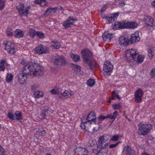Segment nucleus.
Listing matches in <instances>:
<instances>
[{
    "label": "nucleus",
    "mask_w": 155,
    "mask_h": 155,
    "mask_svg": "<svg viewBox=\"0 0 155 155\" xmlns=\"http://www.w3.org/2000/svg\"><path fill=\"white\" fill-rule=\"evenodd\" d=\"M115 91H113L112 92V97H111V99L112 100H114L115 98Z\"/></svg>",
    "instance_id": "56"
},
{
    "label": "nucleus",
    "mask_w": 155,
    "mask_h": 155,
    "mask_svg": "<svg viewBox=\"0 0 155 155\" xmlns=\"http://www.w3.org/2000/svg\"><path fill=\"white\" fill-rule=\"evenodd\" d=\"M113 69V66L110 61H106L104 63L103 68V71H104V74L110 75Z\"/></svg>",
    "instance_id": "9"
},
{
    "label": "nucleus",
    "mask_w": 155,
    "mask_h": 155,
    "mask_svg": "<svg viewBox=\"0 0 155 155\" xmlns=\"http://www.w3.org/2000/svg\"><path fill=\"white\" fill-rule=\"evenodd\" d=\"M16 8L18 11L19 15L21 16H27L28 14V12L30 9V6H25L23 3H20L16 6Z\"/></svg>",
    "instance_id": "4"
},
{
    "label": "nucleus",
    "mask_w": 155,
    "mask_h": 155,
    "mask_svg": "<svg viewBox=\"0 0 155 155\" xmlns=\"http://www.w3.org/2000/svg\"><path fill=\"white\" fill-rule=\"evenodd\" d=\"M139 131L138 133L140 135H145L149 133L152 128V126L150 124H138Z\"/></svg>",
    "instance_id": "5"
},
{
    "label": "nucleus",
    "mask_w": 155,
    "mask_h": 155,
    "mask_svg": "<svg viewBox=\"0 0 155 155\" xmlns=\"http://www.w3.org/2000/svg\"><path fill=\"white\" fill-rule=\"evenodd\" d=\"M91 150L92 153H96V155H107L108 151L107 149L101 150L99 151L97 149L92 148Z\"/></svg>",
    "instance_id": "19"
},
{
    "label": "nucleus",
    "mask_w": 155,
    "mask_h": 155,
    "mask_svg": "<svg viewBox=\"0 0 155 155\" xmlns=\"http://www.w3.org/2000/svg\"><path fill=\"white\" fill-rule=\"evenodd\" d=\"M135 22H124V28H130L132 29H134L136 27Z\"/></svg>",
    "instance_id": "21"
},
{
    "label": "nucleus",
    "mask_w": 155,
    "mask_h": 155,
    "mask_svg": "<svg viewBox=\"0 0 155 155\" xmlns=\"http://www.w3.org/2000/svg\"><path fill=\"white\" fill-rule=\"evenodd\" d=\"M97 143L96 142V141L94 140H90L89 141L88 146L93 148L97 146Z\"/></svg>",
    "instance_id": "37"
},
{
    "label": "nucleus",
    "mask_w": 155,
    "mask_h": 155,
    "mask_svg": "<svg viewBox=\"0 0 155 155\" xmlns=\"http://www.w3.org/2000/svg\"><path fill=\"white\" fill-rule=\"evenodd\" d=\"M13 75L10 73H7L6 78V81L8 83H10L12 80Z\"/></svg>",
    "instance_id": "35"
},
{
    "label": "nucleus",
    "mask_w": 155,
    "mask_h": 155,
    "mask_svg": "<svg viewBox=\"0 0 155 155\" xmlns=\"http://www.w3.org/2000/svg\"><path fill=\"white\" fill-rule=\"evenodd\" d=\"M106 7L105 6H104L103 8H102L101 10V13L104 12L106 10Z\"/></svg>",
    "instance_id": "62"
},
{
    "label": "nucleus",
    "mask_w": 155,
    "mask_h": 155,
    "mask_svg": "<svg viewBox=\"0 0 155 155\" xmlns=\"http://www.w3.org/2000/svg\"><path fill=\"white\" fill-rule=\"evenodd\" d=\"M67 63V61L64 57L61 56L58 57L54 60V64L63 67L65 66Z\"/></svg>",
    "instance_id": "12"
},
{
    "label": "nucleus",
    "mask_w": 155,
    "mask_h": 155,
    "mask_svg": "<svg viewBox=\"0 0 155 155\" xmlns=\"http://www.w3.org/2000/svg\"><path fill=\"white\" fill-rule=\"evenodd\" d=\"M36 36H37L40 38H42L44 37V34L41 32L37 31Z\"/></svg>",
    "instance_id": "48"
},
{
    "label": "nucleus",
    "mask_w": 155,
    "mask_h": 155,
    "mask_svg": "<svg viewBox=\"0 0 155 155\" xmlns=\"http://www.w3.org/2000/svg\"><path fill=\"white\" fill-rule=\"evenodd\" d=\"M118 115V112L115 111L113 112L112 114H108L106 116H104L101 115H100L97 119V124H99L101 123L104 119L107 118L111 119L113 122L117 117Z\"/></svg>",
    "instance_id": "6"
},
{
    "label": "nucleus",
    "mask_w": 155,
    "mask_h": 155,
    "mask_svg": "<svg viewBox=\"0 0 155 155\" xmlns=\"http://www.w3.org/2000/svg\"><path fill=\"white\" fill-rule=\"evenodd\" d=\"M54 89L56 91V92H57V93L58 94V93H59L61 88L58 86H56L54 87Z\"/></svg>",
    "instance_id": "54"
},
{
    "label": "nucleus",
    "mask_w": 155,
    "mask_h": 155,
    "mask_svg": "<svg viewBox=\"0 0 155 155\" xmlns=\"http://www.w3.org/2000/svg\"><path fill=\"white\" fill-rule=\"evenodd\" d=\"M6 64L5 65V67H6V68L8 70L10 68V64H8L7 61H6Z\"/></svg>",
    "instance_id": "60"
},
{
    "label": "nucleus",
    "mask_w": 155,
    "mask_h": 155,
    "mask_svg": "<svg viewBox=\"0 0 155 155\" xmlns=\"http://www.w3.org/2000/svg\"><path fill=\"white\" fill-rule=\"evenodd\" d=\"M39 87L38 84H34L31 86V90L33 91V92H34L35 91H36L37 89L39 88Z\"/></svg>",
    "instance_id": "41"
},
{
    "label": "nucleus",
    "mask_w": 155,
    "mask_h": 155,
    "mask_svg": "<svg viewBox=\"0 0 155 155\" xmlns=\"http://www.w3.org/2000/svg\"><path fill=\"white\" fill-rule=\"evenodd\" d=\"M44 95V93L40 91H35V92H33V96L35 99H38L42 97Z\"/></svg>",
    "instance_id": "25"
},
{
    "label": "nucleus",
    "mask_w": 155,
    "mask_h": 155,
    "mask_svg": "<svg viewBox=\"0 0 155 155\" xmlns=\"http://www.w3.org/2000/svg\"><path fill=\"white\" fill-rule=\"evenodd\" d=\"M35 52L38 54H42L49 53L48 48L45 46L41 45L35 49Z\"/></svg>",
    "instance_id": "10"
},
{
    "label": "nucleus",
    "mask_w": 155,
    "mask_h": 155,
    "mask_svg": "<svg viewBox=\"0 0 155 155\" xmlns=\"http://www.w3.org/2000/svg\"><path fill=\"white\" fill-rule=\"evenodd\" d=\"M135 151L129 145L124 146L123 149L122 155H134Z\"/></svg>",
    "instance_id": "13"
},
{
    "label": "nucleus",
    "mask_w": 155,
    "mask_h": 155,
    "mask_svg": "<svg viewBox=\"0 0 155 155\" xmlns=\"http://www.w3.org/2000/svg\"><path fill=\"white\" fill-rule=\"evenodd\" d=\"M143 91L141 89H139L136 91V102H140L142 101Z\"/></svg>",
    "instance_id": "20"
},
{
    "label": "nucleus",
    "mask_w": 155,
    "mask_h": 155,
    "mask_svg": "<svg viewBox=\"0 0 155 155\" xmlns=\"http://www.w3.org/2000/svg\"><path fill=\"white\" fill-rule=\"evenodd\" d=\"M52 44L51 45V46L54 49H58L60 46V43L58 41H53L52 42Z\"/></svg>",
    "instance_id": "34"
},
{
    "label": "nucleus",
    "mask_w": 155,
    "mask_h": 155,
    "mask_svg": "<svg viewBox=\"0 0 155 155\" xmlns=\"http://www.w3.org/2000/svg\"><path fill=\"white\" fill-rule=\"evenodd\" d=\"M3 45L5 46V48L7 51L8 53L11 54H13L15 53L14 45L10 42H6L4 43Z\"/></svg>",
    "instance_id": "11"
},
{
    "label": "nucleus",
    "mask_w": 155,
    "mask_h": 155,
    "mask_svg": "<svg viewBox=\"0 0 155 155\" xmlns=\"http://www.w3.org/2000/svg\"><path fill=\"white\" fill-rule=\"evenodd\" d=\"M8 116L9 119L11 120H15V115L12 112H9L8 114Z\"/></svg>",
    "instance_id": "43"
},
{
    "label": "nucleus",
    "mask_w": 155,
    "mask_h": 155,
    "mask_svg": "<svg viewBox=\"0 0 155 155\" xmlns=\"http://www.w3.org/2000/svg\"><path fill=\"white\" fill-rule=\"evenodd\" d=\"M74 95V94L70 90H66L65 92L64 93V95H63V97L65 99H67L68 97L71 98Z\"/></svg>",
    "instance_id": "28"
},
{
    "label": "nucleus",
    "mask_w": 155,
    "mask_h": 155,
    "mask_svg": "<svg viewBox=\"0 0 155 155\" xmlns=\"http://www.w3.org/2000/svg\"><path fill=\"white\" fill-rule=\"evenodd\" d=\"M41 115L43 119H46V114L45 113L42 112L41 113Z\"/></svg>",
    "instance_id": "58"
},
{
    "label": "nucleus",
    "mask_w": 155,
    "mask_h": 155,
    "mask_svg": "<svg viewBox=\"0 0 155 155\" xmlns=\"http://www.w3.org/2000/svg\"><path fill=\"white\" fill-rule=\"evenodd\" d=\"M114 36L113 33H110L108 31L105 32L102 35V37L105 41L107 42L110 41L111 39Z\"/></svg>",
    "instance_id": "17"
},
{
    "label": "nucleus",
    "mask_w": 155,
    "mask_h": 155,
    "mask_svg": "<svg viewBox=\"0 0 155 155\" xmlns=\"http://www.w3.org/2000/svg\"><path fill=\"white\" fill-rule=\"evenodd\" d=\"M46 0H35L34 2L35 4H39L42 3H44V5H46Z\"/></svg>",
    "instance_id": "46"
},
{
    "label": "nucleus",
    "mask_w": 155,
    "mask_h": 155,
    "mask_svg": "<svg viewBox=\"0 0 155 155\" xmlns=\"http://www.w3.org/2000/svg\"><path fill=\"white\" fill-rule=\"evenodd\" d=\"M150 75L152 78H155V68H153L150 72Z\"/></svg>",
    "instance_id": "45"
},
{
    "label": "nucleus",
    "mask_w": 155,
    "mask_h": 155,
    "mask_svg": "<svg viewBox=\"0 0 155 155\" xmlns=\"http://www.w3.org/2000/svg\"><path fill=\"white\" fill-rule=\"evenodd\" d=\"M5 0H0V10L3 9L4 8Z\"/></svg>",
    "instance_id": "47"
},
{
    "label": "nucleus",
    "mask_w": 155,
    "mask_h": 155,
    "mask_svg": "<svg viewBox=\"0 0 155 155\" xmlns=\"http://www.w3.org/2000/svg\"><path fill=\"white\" fill-rule=\"evenodd\" d=\"M72 67L74 69V71L78 74H80L81 72V67L79 66H77L75 64H72Z\"/></svg>",
    "instance_id": "30"
},
{
    "label": "nucleus",
    "mask_w": 155,
    "mask_h": 155,
    "mask_svg": "<svg viewBox=\"0 0 155 155\" xmlns=\"http://www.w3.org/2000/svg\"><path fill=\"white\" fill-rule=\"evenodd\" d=\"M151 4L152 6L155 8V0H154L151 3Z\"/></svg>",
    "instance_id": "63"
},
{
    "label": "nucleus",
    "mask_w": 155,
    "mask_h": 155,
    "mask_svg": "<svg viewBox=\"0 0 155 155\" xmlns=\"http://www.w3.org/2000/svg\"><path fill=\"white\" fill-rule=\"evenodd\" d=\"M37 31H35L33 29L30 28L29 29L28 33V35L30 36L31 38H33L36 36Z\"/></svg>",
    "instance_id": "31"
},
{
    "label": "nucleus",
    "mask_w": 155,
    "mask_h": 155,
    "mask_svg": "<svg viewBox=\"0 0 155 155\" xmlns=\"http://www.w3.org/2000/svg\"><path fill=\"white\" fill-rule=\"evenodd\" d=\"M120 143V142H117L115 144H111L109 145V148L111 149L114 148L116 147Z\"/></svg>",
    "instance_id": "51"
},
{
    "label": "nucleus",
    "mask_w": 155,
    "mask_h": 155,
    "mask_svg": "<svg viewBox=\"0 0 155 155\" xmlns=\"http://www.w3.org/2000/svg\"><path fill=\"white\" fill-rule=\"evenodd\" d=\"M14 35L15 37L20 38L23 37L24 34L22 31L19 29H17L14 32Z\"/></svg>",
    "instance_id": "26"
},
{
    "label": "nucleus",
    "mask_w": 155,
    "mask_h": 155,
    "mask_svg": "<svg viewBox=\"0 0 155 155\" xmlns=\"http://www.w3.org/2000/svg\"><path fill=\"white\" fill-rule=\"evenodd\" d=\"M74 25L72 22L70 21L69 19H67L64 21L63 23V26L64 28L67 29L71 27Z\"/></svg>",
    "instance_id": "24"
},
{
    "label": "nucleus",
    "mask_w": 155,
    "mask_h": 155,
    "mask_svg": "<svg viewBox=\"0 0 155 155\" xmlns=\"http://www.w3.org/2000/svg\"><path fill=\"white\" fill-rule=\"evenodd\" d=\"M119 14L118 13H116L111 15L110 16H106L105 17V19L107 20L106 21H108L107 23L109 24L114 22L117 19Z\"/></svg>",
    "instance_id": "18"
},
{
    "label": "nucleus",
    "mask_w": 155,
    "mask_h": 155,
    "mask_svg": "<svg viewBox=\"0 0 155 155\" xmlns=\"http://www.w3.org/2000/svg\"><path fill=\"white\" fill-rule=\"evenodd\" d=\"M5 149L0 145V155H5Z\"/></svg>",
    "instance_id": "50"
},
{
    "label": "nucleus",
    "mask_w": 155,
    "mask_h": 155,
    "mask_svg": "<svg viewBox=\"0 0 155 155\" xmlns=\"http://www.w3.org/2000/svg\"><path fill=\"white\" fill-rule=\"evenodd\" d=\"M113 107L114 110H119L121 107V106L120 103L115 104L113 105Z\"/></svg>",
    "instance_id": "44"
},
{
    "label": "nucleus",
    "mask_w": 155,
    "mask_h": 155,
    "mask_svg": "<svg viewBox=\"0 0 155 155\" xmlns=\"http://www.w3.org/2000/svg\"><path fill=\"white\" fill-rule=\"evenodd\" d=\"M58 9V7H51L48 8L45 12V14L46 15H49L51 12H55Z\"/></svg>",
    "instance_id": "29"
},
{
    "label": "nucleus",
    "mask_w": 155,
    "mask_h": 155,
    "mask_svg": "<svg viewBox=\"0 0 155 155\" xmlns=\"http://www.w3.org/2000/svg\"><path fill=\"white\" fill-rule=\"evenodd\" d=\"M87 122L91 124L92 122H94L95 124H97V119L95 113L93 112H91L88 115L86 118Z\"/></svg>",
    "instance_id": "16"
},
{
    "label": "nucleus",
    "mask_w": 155,
    "mask_h": 155,
    "mask_svg": "<svg viewBox=\"0 0 155 155\" xmlns=\"http://www.w3.org/2000/svg\"><path fill=\"white\" fill-rule=\"evenodd\" d=\"M95 83L94 80L91 78L88 79L87 82V84L90 87H92L94 85Z\"/></svg>",
    "instance_id": "40"
},
{
    "label": "nucleus",
    "mask_w": 155,
    "mask_h": 155,
    "mask_svg": "<svg viewBox=\"0 0 155 155\" xmlns=\"http://www.w3.org/2000/svg\"><path fill=\"white\" fill-rule=\"evenodd\" d=\"M6 34L9 37H11L13 35V30L11 28H8L6 30Z\"/></svg>",
    "instance_id": "42"
},
{
    "label": "nucleus",
    "mask_w": 155,
    "mask_h": 155,
    "mask_svg": "<svg viewBox=\"0 0 155 155\" xmlns=\"http://www.w3.org/2000/svg\"><path fill=\"white\" fill-rule=\"evenodd\" d=\"M74 153L78 155H88V151L86 148L77 147L74 150Z\"/></svg>",
    "instance_id": "14"
},
{
    "label": "nucleus",
    "mask_w": 155,
    "mask_h": 155,
    "mask_svg": "<svg viewBox=\"0 0 155 155\" xmlns=\"http://www.w3.org/2000/svg\"><path fill=\"white\" fill-rule=\"evenodd\" d=\"M125 114H125V112H124V114H123V115H124V117H125L126 118H127V119H128V120H129H129H130V119H129V118L127 117V116H126Z\"/></svg>",
    "instance_id": "64"
},
{
    "label": "nucleus",
    "mask_w": 155,
    "mask_h": 155,
    "mask_svg": "<svg viewBox=\"0 0 155 155\" xmlns=\"http://www.w3.org/2000/svg\"><path fill=\"white\" fill-rule=\"evenodd\" d=\"M137 34L138 35V36H136V42L139 41L140 40V38L139 37V32L136 31V35Z\"/></svg>",
    "instance_id": "57"
},
{
    "label": "nucleus",
    "mask_w": 155,
    "mask_h": 155,
    "mask_svg": "<svg viewBox=\"0 0 155 155\" xmlns=\"http://www.w3.org/2000/svg\"><path fill=\"white\" fill-rule=\"evenodd\" d=\"M143 20L145 22V27H149L153 26V24L154 21L153 19L150 16H144L143 18Z\"/></svg>",
    "instance_id": "15"
},
{
    "label": "nucleus",
    "mask_w": 155,
    "mask_h": 155,
    "mask_svg": "<svg viewBox=\"0 0 155 155\" xmlns=\"http://www.w3.org/2000/svg\"><path fill=\"white\" fill-rule=\"evenodd\" d=\"M153 51H154V50H153L152 48H151V49L150 48L148 50V57L149 58V59L150 60H151L152 59V58L153 56Z\"/></svg>",
    "instance_id": "38"
},
{
    "label": "nucleus",
    "mask_w": 155,
    "mask_h": 155,
    "mask_svg": "<svg viewBox=\"0 0 155 155\" xmlns=\"http://www.w3.org/2000/svg\"><path fill=\"white\" fill-rule=\"evenodd\" d=\"M39 131L41 133L42 136H44L45 135L46 133L45 130L43 129H41L39 130Z\"/></svg>",
    "instance_id": "53"
},
{
    "label": "nucleus",
    "mask_w": 155,
    "mask_h": 155,
    "mask_svg": "<svg viewBox=\"0 0 155 155\" xmlns=\"http://www.w3.org/2000/svg\"><path fill=\"white\" fill-rule=\"evenodd\" d=\"M70 21L72 22V23H73L74 21H77V19L76 18H72L70 16L68 18Z\"/></svg>",
    "instance_id": "52"
},
{
    "label": "nucleus",
    "mask_w": 155,
    "mask_h": 155,
    "mask_svg": "<svg viewBox=\"0 0 155 155\" xmlns=\"http://www.w3.org/2000/svg\"><path fill=\"white\" fill-rule=\"evenodd\" d=\"M113 27L114 29H124V22H116L114 23Z\"/></svg>",
    "instance_id": "22"
},
{
    "label": "nucleus",
    "mask_w": 155,
    "mask_h": 155,
    "mask_svg": "<svg viewBox=\"0 0 155 155\" xmlns=\"http://www.w3.org/2000/svg\"><path fill=\"white\" fill-rule=\"evenodd\" d=\"M70 56L75 62H77L80 60V56L78 55L72 53L70 54Z\"/></svg>",
    "instance_id": "32"
},
{
    "label": "nucleus",
    "mask_w": 155,
    "mask_h": 155,
    "mask_svg": "<svg viewBox=\"0 0 155 155\" xmlns=\"http://www.w3.org/2000/svg\"><path fill=\"white\" fill-rule=\"evenodd\" d=\"M42 71L40 65L38 64L32 62L26 64L23 68L22 73L18 75V82L21 84H24L27 75L36 76L39 75Z\"/></svg>",
    "instance_id": "1"
},
{
    "label": "nucleus",
    "mask_w": 155,
    "mask_h": 155,
    "mask_svg": "<svg viewBox=\"0 0 155 155\" xmlns=\"http://www.w3.org/2000/svg\"><path fill=\"white\" fill-rule=\"evenodd\" d=\"M6 60H2L0 61V71H4L5 69V65L6 64Z\"/></svg>",
    "instance_id": "33"
},
{
    "label": "nucleus",
    "mask_w": 155,
    "mask_h": 155,
    "mask_svg": "<svg viewBox=\"0 0 155 155\" xmlns=\"http://www.w3.org/2000/svg\"><path fill=\"white\" fill-rule=\"evenodd\" d=\"M66 91V90H64L63 89H61V88L59 93H58V94H60L63 97V95H64V93H65Z\"/></svg>",
    "instance_id": "55"
},
{
    "label": "nucleus",
    "mask_w": 155,
    "mask_h": 155,
    "mask_svg": "<svg viewBox=\"0 0 155 155\" xmlns=\"http://www.w3.org/2000/svg\"><path fill=\"white\" fill-rule=\"evenodd\" d=\"M110 136L108 135L104 134L99 137L97 140V147L101 150L107 149L105 148L110 143Z\"/></svg>",
    "instance_id": "2"
},
{
    "label": "nucleus",
    "mask_w": 155,
    "mask_h": 155,
    "mask_svg": "<svg viewBox=\"0 0 155 155\" xmlns=\"http://www.w3.org/2000/svg\"><path fill=\"white\" fill-rule=\"evenodd\" d=\"M135 49H127L125 51V56L127 58L130 64L133 67L136 64V50Z\"/></svg>",
    "instance_id": "3"
},
{
    "label": "nucleus",
    "mask_w": 155,
    "mask_h": 155,
    "mask_svg": "<svg viewBox=\"0 0 155 155\" xmlns=\"http://www.w3.org/2000/svg\"><path fill=\"white\" fill-rule=\"evenodd\" d=\"M137 53L136 52V63L138 64H141L143 61L145 56L144 55L139 54L138 52Z\"/></svg>",
    "instance_id": "23"
},
{
    "label": "nucleus",
    "mask_w": 155,
    "mask_h": 155,
    "mask_svg": "<svg viewBox=\"0 0 155 155\" xmlns=\"http://www.w3.org/2000/svg\"><path fill=\"white\" fill-rule=\"evenodd\" d=\"M50 92L52 94H58L57 93V92H56V91L55 90V89H52L51 90Z\"/></svg>",
    "instance_id": "59"
},
{
    "label": "nucleus",
    "mask_w": 155,
    "mask_h": 155,
    "mask_svg": "<svg viewBox=\"0 0 155 155\" xmlns=\"http://www.w3.org/2000/svg\"><path fill=\"white\" fill-rule=\"evenodd\" d=\"M49 108L48 106H46L45 107V109H43V110L45 112H46L49 110Z\"/></svg>",
    "instance_id": "61"
},
{
    "label": "nucleus",
    "mask_w": 155,
    "mask_h": 155,
    "mask_svg": "<svg viewBox=\"0 0 155 155\" xmlns=\"http://www.w3.org/2000/svg\"><path fill=\"white\" fill-rule=\"evenodd\" d=\"M14 115H15V119L19 120L20 122H21V121L23 120L21 113L19 111H17L15 112Z\"/></svg>",
    "instance_id": "27"
},
{
    "label": "nucleus",
    "mask_w": 155,
    "mask_h": 155,
    "mask_svg": "<svg viewBox=\"0 0 155 155\" xmlns=\"http://www.w3.org/2000/svg\"><path fill=\"white\" fill-rule=\"evenodd\" d=\"M128 37L126 33H123L120 38L119 43L121 46H127L130 44Z\"/></svg>",
    "instance_id": "8"
},
{
    "label": "nucleus",
    "mask_w": 155,
    "mask_h": 155,
    "mask_svg": "<svg viewBox=\"0 0 155 155\" xmlns=\"http://www.w3.org/2000/svg\"><path fill=\"white\" fill-rule=\"evenodd\" d=\"M89 123L87 121H85L84 122H82L80 124V127L82 129L85 130L87 131H88L89 130V129L87 127L88 124Z\"/></svg>",
    "instance_id": "36"
},
{
    "label": "nucleus",
    "mask_w": 155,
    "mask_h": 155,
    "mask_svg": "<svg viewBox=\"0 0 155 155\" xmlns=\"http://www.w3.org/2000/svg\"><path fill=\"white\" fill-rule=\"evenodd\" d=\"M119 136L118 135H115L112 136V137L110 139V140H111L113 141H115L117 140L119 138Z\"/></svg>",
    "instance_id": "49"
},
{
    "label": "nucleus",
    "mask_w": 155,
    "mask_h": 155,
    "mask_svg": "<svg viewBox=\"0 0 155 155\" xmlns=\"http://www.w3.org/2000/svg\"><path fill=\"white\" fill-rule=\"evenodd\" d=\"M81 54L84 61L88 62L91 59L92 54L89 50L84 49L81 51Z\"/></svg>",
    "instance_id": "7"
},
{
    "label": "nucleus",
    "mask_w": 155,
    "mask_h": 155,
    "mask_svg": "<svg viewBox=\"0 0 155 155\" xmlns=\"http://www.w3.org/2000/svg\"><path fill=\"white\" fill-rule=\"evenodd\" d=\"M135 33L132 34L130 36V38L129 40L130 43L133 44L136 42V34Z\"/></svg>",
    "instance_id": "39"
}]
</instances>
